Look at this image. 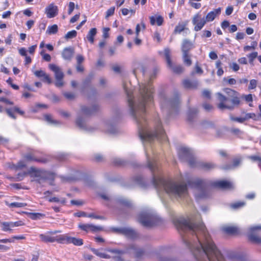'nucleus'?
Listing matches in <instances>:
<instances>
[{
    "label": "nucleus",
    "mask_w": 261,
    "mask_h": 261,
    "mask_svg": "<svg viewBox=\"0 0 261 261\" xmlns=\"http://www.w3.org/2000/svg\"><path fill=\"white\" fill-rule=\"evenodd\" d=\"M92 76L90 75L87 77L83 82V86L84 87H86L87 86L89 85L92 81Z\"/></svg>",
    "instance_id": "62"
},
{
    "label": "nucleus",
    "mask_w": 261,
    "mask_h": 261,
    "mask_svg": "<svg viewBox=\"0 0 261 261\" xmlns=\"http://www.w3.org/2000/svg\"><path fill=\"white\" fill-rule=\"evenodd\" d=\"M103 230V227L101 226H96L90 224L89 227V232L96 233Z\"/></svg>",
    "instance_id": "37"
},
{
    "label": "nucleus",
    "mask_w": 261,
    "mask_h": 261,
    "mask_svg": "<svg viewBox=\"0 0 261 261\" xmlns=\"http://www.w3.org/2000/svg\"><path fill=\"white\" fill-rule=\"evenodd\" d=\"M74 54V49L73 48L69 47L64 48L63 50L62 56L64 59L70 61L72 59Z\"/></svg>",
    "instance_id": "24"
},
{
    "label": "nucleus",
    "mask_w": 261,
    "mask_h": 261,
    "mask_svg": "<svg viewBox=\"0 0 261 261\" xmlns=\"http://www.w3.org/2000/svg\"><path fill=\"white\" fill-rule=\"evenodd\" d=\"M60 232V230L47 231L45 233L40 234L39 238L40 240L45 243L57 242L62 244L63 234L54 236V234Z\"/></svg>",
    "instance_id": "6"
},
{
    "label": "nucleus",
    "mask_w": 261,
    "mask_h": 261,
    "mask_svg": "<svg viewBox=\"0 0 261 261\" xmlns=\"http://www.w3.org/2000/svg\"><path fill=\"white\" fill-rule=\"evenodd\" d=\"M56 176V175L54 172L44 170L42 178L45 180L50 181V184L51 185H53V182L55 180Z\"/></svg>",
    "instance_id": "27"
},
{
    "label": "nucleus",
    "mask_w": 261,
    "mask_h": 261,
    "mask_svg": "<svg viewBox=\"0 0 261 261\" xmlns=\"http://www.w3.org/2000/svg\"><path fill=\"white\" fill-rule=\"evenodd\" d=\"M28 216L32 220H36L45 217V215L44 214L40 213H29Z\"/></svg>",
    "instance_id": "36"
},
{
    "label": "nucleus",
    "mask_w": 261,
    "mask_h": 261,
    "mask_svg": "<svg viewBox=\"0 0 261 261\" xmlns=\"http://www.w3.org/2000/svg\"><path fill=\"white\" fill-rule=\"evenodd\" d=\"M44 170L37 169L34 167H31L28 172V173L32 176L36 177H41L42 178Z\"/></svg>",
    "instance_id": "29"
},
{
    "label": "nucleus",
    "mask_w": 261,
    "mask_h": 261,
    "mask_svg": "<svg viewBox=\"0 0 261 261\" xmlns=\"http://www.w3.org/2000/svg\"><path fill=\"white\" fill-rule=\"evenodd\" d=\"M230 120L233 121L238 122L239 123H243L244 121L248 120L250 119L256 120V115L254 113H247L244 117H236L230 116Z\"/></svg>",
    "instance_id": "17"
},
{
    "label": "nucleus",
    "mask_w": 261,
    "mask_h": 261,
    "mask_svg": "<svg viewBox=\"0 0 261 261\" xmlns=\"http://www.w3.org/2000/svg\"><path fill=\"white\" fill-rule=\"evenodd\" d=\"M87 217L93 218V219H100V220H105V217H103L102 216L97 215L93 213L87 214Z\"/></svg>",
    "instance_id": "49"
},
{
    "label": "nucleus",
    "mask_w": 261,
    "mask_h": 261,
    "mask_svg": "<svg viewBox=\"0 0 261 261\" xmlns=\"http://www.w3.org/2000/svg\"><path fill=\"white\" fill-rule=\"evenodd\" d=\"M170 106L172 107H178L179 104V97L178 94L176 95L175 98L173 100L169 101Z\"/></svg>",
    "instance_id": "42"
},
{
    "label": "nucleus",
    "mask_w": 261,
    "mask_h": 261,
    "mask_svg": "<svg viewBox=\"0 0 261 261\" xmlns=\"http://www.w3.org/2000/svg\"><path fill=\"white\" fill-rule=\"evenodd\" d=\"M248 158L253 162H258V167L261 170V156L258 155H250Z\"/></svg>",
    "instance_id": "43"
},
{
    "label": "nucleus",
    "mask_w": 261,
    "mask_h": 261,
    "mask_svg": "<svg viewBox=\"0 0 261 261\" xmlns=\"http://www.w3.org/2000/svg\"><path fill=\"white\" fill-rule=\"evenodd\" d=\"M192 154V152L190 149L185 147L179 148L178 151V156L181 160L187 159L191 157Z\"/></svg>",
    "instance_id": "19"
},
{
    "label": "nucleus",
    "mask_w": 261,
    "mask_h": 261,
    "mask_svg": "<svg viewBox=\"0 0 261 261\" xmlns=\"http://www.w3.org/2000/svg\"><path fill=\"white\" fill-rule=\"evenodd\" d=\"M150 23L151 25L157 24L161 26L164 22V18L161 15H155L149 17Z\"/></svg>",
    "instance_id": "26"
},
{
    "label": "nucleus",
    "mask_w": 261,
    "mask_h": 261,
    "mask_svg": "<svg viewBox=\"0 0 261 261\" xmlns=\"http://www.w3.org/2000/svg\"><path fill=\"white\" fill-rule=\"evenodd\" d=\"M182 85L186 89H196L198 87V82L197 81H192L189 79H186L182 81Z\"/></svg>",
    "instance_id": "22"
},
{
    "label": "nucleus",
    "mask_w": 261,
    "mask_h": 261,
    "mask_svg": "<svg viewBox=\"0 0 261 261\" xmlns=\"http://www.w3.org/2000/svg\"><path fill=\"white\" fill-rule=\"evenodd\" d=\"M89 225L90 224L80 223L79 224L78 227L81 230H83L87 233H88Z\"/></svg>",
    "instance_id": "47"
},
{
    "label": "nucleus",
    "mask_w": 261,
    "mask_h": 261,
    "mask_svg": "<svg viewBox=\"0 0 261 261\" xmlns=\"http://www.w3.org/2000/svg\"><path fill=\"white\" fill-rule=\"evenodd\" d=\"M4 110L6 112L9 117L14 119L16 118V116L14 114V112H16L21 115H23L24 114V112L21 110L18 107H14L12 108H6V109H4L3 106L0 105V113L3 112Z\"/></svg>",
    "instance_id": "13"
},
{
    "label": "nucleus",
    "mask_w": 261,
    "mask_h": 261,
    "mask_svg": "<svg viewBox=\"0 0 261 261\" xmlns=\"http://www.w3.org/2000/svg\"><path fill=\"white\" fill-rule=\"evenodd\" d=\"M49 68L55 73L56 79L57 80L55 84L56 86L58 87H62L63 85V72L58 66L54 64H49Z\"/></svg>",
    "instance_id": "10"
},
{
    "label": "nucleus",
    "mask_w": 261,
    "mask_h": 261,
    "mask_svg": "<svg viewBox=\"0 0 261 261\" xmlns=\"http://www.w3.org/2000/svg\"><path fill=\"white\" fill-rule=\"evenodd\" d=\"M48 201L50 202H60L62 204H65L66 202V198H63L60 199L59 198L56 197H50L48 198Z\"/></svg>",
    "instance_id": "41"
},
{
    "label": "nucleus",
    "mask_w": 261,
    "mask_h": 261,
    "mask_svg": "<svg viewBox=\"0 0 261 261\" xmlns=\"http://www.w3.org/2000/svg\"><path fill=\"white\" fill-rule=\"evenodd\" d=\"M115 10V7H110L106 12V18H108L109 17L113 15L114 14Z\"/></svg>",
    "instance_id": "52"
},
{
    "label": "nucleus",
    "mask_w": 261,
    "mask_h": 261,
    "mask_svg": "<svg viewBox=\"0 0 261 261\" xmlns=\"http://www.w3.org/2000/svg\"><path fill=\"white\" fill-rule=\"evenodd\" d=\"M77 64H82L84 61V58L82 55H77L76 57Z\"/></svg>",
    "instance_id": "63"
},
{
    "label": "nucleus",
    "mask_w": 261,
    "mask_h": 261,
    "mask_svg": "<svg viewBox=\"0 0 261 261\" xmlns=\"http://www.w3.org/2000/svg\"><path fill=\"white\" fill-rule=\"evenodd\" d=\"M188 185L192 188L203 189L205 186V182L200 178L190 179L187 181Z\"/></svg>",
    "instance_id": "18"
},
{
    "label": "nucleus",
    "mask_w": 261,
    "mask_h": 261,
    "mask_svg": "<svg viewBox=\"0 0 261 261\" xmlns=\"http://www.w3.org/2000/svg\"><path fill=\"white\" fill-rule=\"evenodd\" d=\"M195 47L194 43L188 39L183 40L181 50L182 53V59L184 63L187 66H190L192 65V62L189 53L191 50Z\"/></svg>",
    "instance_id": "5"
},
{
    "label": "nucleus",
    "mask_w": 261,
    "mask_h": 261,
    "mask_svg": "<svg viewBox=\"0 0 261 261\" xmlns=\"http://www.w3.org/2000/svg\"><path fill=\"white\" fill-rule=\"evenodd\" d=\"M27 174L28 173L25 172L18 173L16 176V180H22L24 178V177L27 175Z\"/></svg>",
    "instance_id": "58"
},
{
    "label": "nucleus",
    "mask_w": 261,
    "mask_h": 261,
    "mask_svg": "<svg viewBox=\"0 0 261 261\" xmlns=\"http://www.w3.org/2000/svg\"><path fill=\"white\" fill-rule=\"evenodd\" d=\"M97 29L95 28H92L88 32L86 38L87 40L91 44H93L94 42V37L96 35Z\"/></svg>",
    "instance_id": "32"
},
{
    "label": "nucleus",
    "mask_w": 261,
    "mask_h": 261,
    "mask_svg": "<svg viewBox=\"0 0 261 261\" xmlns=\"http://www.w3.org/2000/svg\"><path fill=\"white\" fill-rule=\"evenodd\" d=\"M224 231L230 236H237L240 234V229L237 226H229L223 228Z\"/></svg>",
    "instance_id": "23"
},
{
    "label": "nucleus",
    "mask_w": 261,
    "mask_h": 261,
    "mask_svg": "<svg viewBox=\"0 0 261 261\" xmlns=\"http://www.w3.org/2000/svg\"><path fill=\"white\" fill-rule=\"evenodd\" d=\"M91 250L94 254L99 257L100 258L105 259H109L111 258V256L109 254L105 252H101L99 249L91 248Z\"/></svg>",
    "instance_id": "33"
},
{
    "label": "nucleus",
    "mask_w": 261,
    "mask_h": 261,
    "mask_svg": "<svg viewBox=\"0 0 261 261\" xmlns=\"http://www.w3.org/2000/svg\"><path fill=\"white\" fill-rule=\"evenodd\" d=\"M164 55L167 66L175 74H181L184 71V68L180 65H174L171 61V52L168 48L164 49Z\"/></svg>",
    "instance_id": "8"
},
{
    "label": "nucleus",
    "mask_w": 261,
    "mask_h": 261,
    "mask_svg": "<svg viewBox=\"0 0 261 261\" xmlns=\"http://www.w3.org/2000/svg\"><path fill=\"white\" fill-rule=\"evenodd\" d=\"M64 96L69 100H72L75 97V94L72 92H65L64 93Z\"/></svg>",
    "instance_id": "56"
},
{
    "label": "nucleus",
    "mask_w": 261,
    "mask_h": 261,
    "mask_svg": "<svg viewBox=\"0 0 261 261\" xmlns=\"http://www.w3.org/2000/svg\"><path fill=\"white\" fill-rule=\"evenodd\" d=\"M39 152L36 151L28 152L24 156V159L28 162H36L41 163H46L49 160L46 156L39 155Z\"/></svg>",
    "instance_id": "9"
},
{
    "label": "nucleus",
    "mask_w": 261,
    "mask_h": 261,
    "mask_svg": "<svg viewBox=\"0 0 261 261\" xmlns=\"http://www.w3.org/2000/svg\"><path fill=\"white\" fill-rule=\"evenodd\" d=\"M75 8L74 3L73 2H69L68 4V14L69 15H70L73 11L74 10V9Z\"/></svg>",
    "instance_id": "60"
},
{
    "label": "nucleus",
    "mask_w": 261,
    "mask_h": 261,
    "mask_svg": "<svg viewBox=\"0 0 261 261\" xmlns=\"http://www.w3.org/2000/svg\"><path fill=\"white\" fill-rule=\"evenodd\" d=\"M139 222L145 227H151L156 225L158 219L154 215L143 213L139 215Z\"/></svg>",
    "instance_id": "7"
},
{
    "label": "nucleus",
    "mask_w": 261,
    "mask_h": 261,
    "mask_svg": "<svg viewBox=\"0 0 261 261\" xmlns=\"http://www.w3.org/2000/svg\"><path fill=\"white\" fill-rule=\"evenodd\" d=\"M1 229L4 232H12V222H2L1 223Z\"/></svg>",
    "instance_id": "30"
},
{
    "label": "nucleus",
    "mask_w": 261,
    "mask_h": 261,
    "mask_svg": "<svg viewBox=\"0 0 261 261\" xmlns=\"http://www.w3.org/2000/svg\"><path fill=\"white\" fill-rule=\"evenodd\" d=\"M6 204L7 205H8L9 207H24L27 205V203H22V202H12V203H8V202H6Z\"/></svg>",
    "instance_id": "40"
},
{
    "label": "nucleus",
    "mask_w": 261,
    "mask_h": 261,
    "mask_svg": "<svg viewBox=\"0 0 261 261\" xmlns=\"http://www.w3.org/2000/svg\"><path fill=\"white\" fill-rule=\"evenodd\" d=\"M213 186L221 189H231L233 188V185L231 182L224 180L215 181L213 183Z\"/></svg>",
    "instance_id": "15"
},
{
    "label": "nucleus",
    "mask_w": 261,
    "mask_h": 261,
    "mask_svg": "<svg viewBox=\"0 0 261 261\" xmlns=\"http://www.w3.org/2000/svg\"><path fill=\"white\" fill-rule=\"evenodd\" d=\"M246 205V202L244 201H239L230 204V207L233 210H239Z\"/></svg>",
    "instance_id": "35"
},
{
    "label": "nucleus",
    "mask_w": 261,
    "mask_h": 261,
    "mask_svg": "<svg viewBox=\"0 0 261 261\" xmlns=\"http://www.w3.org/2000/svg\"><path fill=\"white\" fill-rule=\"evenodd\" d=\"M201 168L205 170H210L214 169L215 165L212 163H204L201 164Z\"/></svg>",
    "instance_id": "44"
},
{
    "label": "nucleus",
    "mask_w": 261,
    "mask_h": 261,
    "mask_svg": "<svg viewBox=\"0 0 261 261\" xmlns=\"http://www.w3.org/2000/svg\"><path fill=\"white\" fill-rule=\"evenodd\" d=\"M221 12V8L219 7L208 12L205 18L206 22L213 21L217 16L220 15Z\"/></svg>",
    "instance_id": "20"
},
{
    "label": "nucleus",
    "mask_w": 261,
    "mask_h": 261,
    "mask_svg": "<svg viewBox=\"0 0 261 261\" xmlns=\"http://www.w3.org/2000/svg\"><path fill=\"white\" fill-rule=\"evenodd\" d=\"M188 20H185L179 22L178 24L175 27L173 33L175 34L177 33L180 34L181 32L188 29L187 27L188 24Z\"/></svg>",
    "instance_id": "28"
},
{
    "label": "nucleus",
    "mask_w": 261,
    "mask_h": 261,
    "mask_svg": "<svg viewBox=\"0 0 261 261\" xmlns=\"http://www.w3.org/2000/svg\"><path fill=\"white\" fill-rule=\"evenodd\" d=\"M225 95L221 92L216 93L217 107L221 110H232L242 103V96L237 91L229 88L223 89Z\"/></svg>",
    "instance_id": "4"
},
{
    "label": "nucleus",
    "mask_w": 261,
    "mask_h": 261,
    "mask_svg": "<svg viewBox=\"0 0 261 261\" xmlns=\"http://www.w3.org/2000/svg\"><path fill=\"white\" fill-rule=\"evenodd\" d=\"M26 167V165L24 164V163L23 161H19L17 165H14V169L16 170L21 169L23 168H25Z\"/></svg>",
    "instance_id": "50"
},
{
    "label": "nucleus",
    "mask_w": 261,
    "mask_h": 261,
    "mask_svg": "<svg viewBox=\"0 0 261 261\" xmlns=\"http://www.w3.org/2000/svg\"><path fill=\"white\" fill-rule=\"evenodd\" d=\"M141 101L136 107L134 106L132 93L125 90L128 97V103L132 113L139 127V135L143 141L151 142L154 140L162 141L166 139V134L160 120L157 121L153 132L148 130L147 124L144 117L145 107L149 102H153V89L149 82L147 84H142L140 86Z\"/></svg>",
    "instance_id": "2"
},
{
    "label": "nucleus",
    "mask_w": 261,
    "mask_h": 261,
    "mask_svg": "<svg viewBox=\"0 0 261 261\" xmlns=\"http://www.w3.org/2000/svg\"><path fill=\"white\" fill-rule=\"evenodd\" d=\"M198 113V110L196 109H190L187 116V121L191 122L196 118Z\"/></svg>",
    "instance_id": "34"
},
{
    "label": "nucleus",
    "mask_w": 261,
    "mask_h": 261,
    "mask_svg": "<svg viewBox=\"0 0 261 261\" xmlns=\"http://www.w3.org/2000/svg\"><path fill=\"white\" fill-rule=\"evenodd\" d=\"M0 101L4 102L8 105L12 106L14 105V102L4 97H0Z\"/></svg>",
    "instance_id": "53"
},
{
    "label": "nucleus",
    "mask_w": 261,
    "mask_h": 261,
    "mask_svg": "<svg viewBox=\"0 0 261 261\" xmlns=\"http://www.w3.org/2000/svg\"><path fill=\"white\" fill-rule=\"evenodd\" d=\"M152 182L156 189L163 188L170 196L180 198L188 193L186 184H179L171 180H166L162 177H155L154 175Z\"/></svg>",
    "instance_id": "3"
},
{
    "label": "nucleus",
    "mask_w": 261,
    "mask_h": 261,
    "mask_svg": "<svg viewBox=\"0 0 261 261\" xmlns=\"http://www.w3.org/2000/svg\"><path fill=\"white\" fill-rule=\"evenodd\" d=\"M110 29L109 28H105L102 30V37L105 39L108 38L109 37V31Z\"/></svg>",
    "instance_id": "55"
},
{
    "label": "nucleus",
    "mask_w": 261,
    "mask_h": 261,
    "mask_svg": "<svg viewBox=\"0 0 261 261\" xmlns=\"http://www.w3.org/2000/svg\"><path fill=\"white\" fill-rule=\"evenodd\" d=\"M256 85H257V81L254 79H252V80H250V83H249V85L248 86V89L249 90L254 89L256 87Z\"/></svg>",
    "instance_id": "54"
},
{
    "label": "nucleus",
    "mask_w": 261,
    "mask_h": 261,
    "mask_svg": "<svg viewBox=\"0 0 261 261\" xmlns=\"http://www.w3.org/2000/svg\"><path fill=\"white\" fill-rule=\"evenodd\" d=\"M62 244H73L75 246H80L83 245V240L69 236L68 234H64L62 237Z\"/></svg>",
    "instance_id": "12"
},
{
    "label": "nucleus",
    "mask_w": 261,
    "mask_h": 261,
    "mask_svg": "<svg viewBox=\"0 0 261 261\" xmlns=\"http://www.w3.org/2000/svg\"><path fill=\"white\" fill-rule=\"evenodd\" d=\"M187 160H188V163L191 167H193L195 166L196 164V161L194 158L193 156V154L191 156V157L187 158Z\"/></svg>",
    "instance_id": "57"
},
{
    "label": "nucleus",
    "mask_w": 261,
    "mask_h": 261,
    "mask_svg": "<svg viewBox=\"0 0 261 261\" xmlns=\"http://www.w3.org/2000/svg\"><path fill=\"white\" fill-rule=\"evenodd\" d=\"M25 237L23 235L20 236H13L9 239H0V243H14L15 240H24Z\"/></svg>",
    "instance_id": "31"
},
{
    "label": "nucleus",
    "mask_w": 261,
    "mask_h": 261,
    "mask_svg": "<svg viewBox=\"0 0 261 261\" xmlns=\"http://www.w3.org/2000/svg\"><path fill=\"white\" fill-rule=\"evenodd\" d=\"M258 53L256 51L252 52L250 54L248 57L249 58V62L252 63L253 62L254 59L257 58Z\"/></svg>",
    "instance_id": "51"
},
{
    "label": "nucleus",
    "mask_w": 261,
    "mask_h": 261,
    "mask_svg": "<svg viewBox=\"0 0 261 261\" xmlns=\"http://www.w3.org/2000/svg\"><path fill=\"white\" fill-rule=\"evenodd\" d=\"M36 76L39 78H43V81L49 84L51 83V80L49 76L42 70H36L34 72Z\"/></svg>",
    "instance_id": "25"
},
{
    "label": "nucleus",
    "mask_w": 261,
    "mask_h": 261,
    "mask_svg": "<svg viewBox=\"0 0 261 261\" xmlns=\"http://www.w3.org/2000/svg\"><path fill=\"white\" fill-rule=\"evenodd\" d=\"M153 39L156 40L157 42L160 43L161 41V38L160 34L158 32H155L153 35Z\"/></svg>",
    "instance_id": "64"
},
{
    "label": "nucleus",
    "mask_w": 261,
    "mask_h": 261,
    "mask_svg": "<svg viewBox=\"0 0 261 261\" xmlns=\"http://www.w3.org/2000/svg\"><path fill=\"white\" fill-rule=\"evenodd\" d=\"M117 231L130 239H134L138 237V234L132 229L123 228L117 229Z\"/></svg>",
    "instance_id": "14"
},
{
    "label": "nucleus",
    "mask_w": 261,
    "mask_h": 261,
    "mask_svg": "<svg viewBox=\"0 0 261 261\" xmlns=\"http://www.w3.org/2000/svg\"><path fill=\"white\" fill-rule=\"evenodd\" d=\"M193 24L194 25V30L196 32L200 31L206 23V20L201 17L200 12L195 14L192 20Z\"/></svg>",
    "instance_id": "11"
},
{
    "label": "nucleus",
    "mask_w": 261,
    "mask_h": 261,
    "mask_svg": "<svg viewBox=\"0 0 261 261\" xmlns=\"http://www.w3.org/2000/svg\"><path fill=\"white\" fill-rule=\"evenodd\" d=\"M58 31V27L57 24H53L48 27L46 30V34L52 35L56 34Z\"/></svg>",
    "instance_id": "39"
},
{
    "label": "nucleus",
    "mask_w": 261,
    "mask_h": 261,
    "mask_svg": "<svg viewBox=\"0 0 261 261\" xmlns=\"http://www.w3.org/2000/svg\"><path fill=\"white\" fill-rule=\"evenodd\" d=\"M174 224L197 261H225L203 223L184 219Z\"/></svg>",
    "instance_id": "1"
},
{
    "label": "nucleus",
    "mask_w": 261,
    "mask_h": 261,
    "mask_svg": "<svg viewBox=\"0 0 261 261\" xmlns=\"http://www.w3.org/2000/svg\"><path fill=\"white\" fill-rule=\"evenodd\" d=\"M47 18L55 17L58 13V7L53 3L49 4L46 8L45 11Z\"/></svg>",
    "instance_id": "16"
},
{
    "label": "nucleus",
    "mask_w": 261,
    "mask_h": 261,
    "mask_svg": "<svg viewBox=\"0 0 261 261\" xmlns=\"http://www.w3.org/2000/svg\"><path fill=\"white\" fill-rule=\"evenodd\" d=\"M98 109L99 107L97 105H94L92 108L83 106L81 108L83 114L85 116H90L94 114L98 110Z\"/></svg>",
    "instance_id": "21"
},
{
    "label": "nucleus",
    "mask_w": 261,
    "mask_h": 261,
    "mask_svg": "<svg viewBox=\"0 0 261 261\" xmlns=\"http://www.w3.org/2000/svg\"><path fill=\"white\" fill-rule=\"evenodd\" d=\"M40 55L42 57L43 59L46 61V62H49L51 61V57L50 55L47 53H45L44 50H42L40 53Z\"/></svg>",
    "instance_id": "48"
},
{
    "label": "nucleus",
    "mask_w": 261,
    "mask_h": 261,
    "mask_svg": "<svg viewBox=\"0 0 261 261\" xmlns=\"http://www.w3.org/2000/svg\"><path fill=\"white\" fill-rule=\"evenodd\" d=\"M249 240L255 244L261 243V238L258 237L256 234L252 233L248 237Z\"/></svg>",
    "instance_id": "38"
},
{
    "label": "nucleus",
    "mask_w": 261,
    "mask_h": 261,
    "mask_svg": "<svg viewBox=\"0 0 261 261\" xmlns=\"http://www.w3.org/2000/svg\"><path fill=\"white\" fill-rule=\"evenodd\" d=\"M147 166L152 173H153L155 171L156 168H158L157 163L155 161H153L152 162H148Z\"/></svg>",
    "instance_id": "46"
},
{
    "label": "nucleus",
    "mask_w": 261,
    "mask_h": 261,
    "mask_svg": "<svg viewBox=\"0 0 261 261\" xmlns=\"http://www.w3.org/2000/svg\"><path fill=\"white\" fill-rule=\"evenodd\" d=\"M241 162V159L240 158H236L233 159L232 161V166L236 167L238 166Z\"/></svg>",
    "instance_id": "61"
},
{
    "label": "nucleus",
    "mask_w": 261,
    "mask_h": 261,
    "mask_svg": "<svg viewBox=\"0 0 261 261\" xmlns=\"http://www.w3.org/2000/svg\"><path fill=\"white\" fill-rule=\"evenodd\" d=\"M77 35V32L75 30H72L71 31H69L67 33V34L65 36V38L66 40L69 39H72L75 38Z\"/></svg>",
    "instance_id": "45"
},
{
    "label": "nucleus",
    "mask_w": 261,
    "mask_h": 261,
    "mask_svg": "<svg viewBox=\"0 0 261 261\" xmlns=\"http://www.w3.org/2000/svg\"><path fill=\"white\" fill-rule=\"evenodd\" d=\"M203 108L206 111L209 112L213 110V107L212 105L205 102L202 105Z\"/></svg>",
    "instance_id": "59"
}]
</instances>
